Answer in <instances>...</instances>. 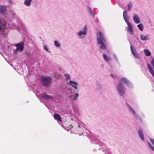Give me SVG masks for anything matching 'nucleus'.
<instances>
[{"label": "nucleus", "instance_id": "nucleus-32", "mask_svg": "<svg viewBox=\"0 0 154 154\" xmlns=\"http://www.w3.org/2000/svg\"><path fill=\"white\" fill-rule=\"evenodd\" d=\"M151 64L154 70V58L152 60L150 61Z\"/></svg>", "mask_w": 154, "mask_h": 154}, {"label": "nucleus", "instance_id": "nucleus-10", "mask_svg": "<svg viewBox=\"0 0 154 154\" xmlns=\"http://www.w3.org/2000/svg\"><path fill=\"white\" fill-rule=\"evenodd\" d=\"M133 19L134 22L136 24L139 23L140 22V19L139 16L135 14L133 17Z\"/></svg>", "mask_w": 154, "mask_h": 154}, {"label": "nucleus", "instance_id": "nucleus-39", "mask_svg": "<svg viewBox=\"0 0 154 154\" xmlns=\"http://www.w3.org/2000/svg\"><path fill=\"white\" fill-rule=\"evenodd\" d=\"M101 66L102 67H103V65H101Z\"/></svg>", "mask_w": 154, "mask_h": 154}, {"label": "nucleus", "instance_id": "nucleus-40", "mask_svg": "<svg viewBox=\"0 0 154 154\" xmlns=\"http://www.w3.org/2000/svg\"><path fill=\"white\" fill-rule=\"evenodd\" d=\"M69 90L70 91V92L71 91V90H70V89H69Z\"/></svg>", "mask_w": 154, "mask_h": 154}, {"label": "nucleus", "instance_id": "nucleus-18", "mask_svg": "<svg viewBox=\"0 0 154 154\" xmlns=\"http://www.w3.org/2000/svg\"><path fill=\"white\" fill-rule=\"evenodd\" d=\"M78 127L82 128L83 130H86L85 125L82 122H80L79 123L78 125Z\"/></svg>", "mask_w": 154, "mask_h": 154}, {"label": "nucleus", "instance_id": "nucleus-23", "mask_svg": "<svg viewBox=\"0 0 154 154\" xmlns=\"http://www.w3.org/2000/svg\"><path fill=\"white\" fill-rule=\"evenodd\" d=\"M87 10L90 14L93 17H94V15L91 10V9L89 7H88Z\"/></svg>", "mask_w": 154, "mask_h": 154}, {"label": "nucleus", "instance_id": "nucleus-2", "mask_svg": "<svg viewBox=\"0 0 154 154\" xmlns=\"http://www.w3.org/2000/svg\"><path fill=\"white\" fill-rule=\"evenodd\" d=\"M90 140L92 142L94 143H100V147L102 150L105 152V154H111L110 151L108 149H107L105 144L103 143H102L100 141V137L98 136H95L94 137L92 138L91 137H90Z\"/></svg>", "mask_w": 154, "mask_h": 154}, {"label": "nucleus", "instance_id": "nucleus-21", "mask_svg": "<svg viewBox=\"0 0 154 154\" xmlns=\"http://www.w3.org/2000/svg\"><path fill=\"white\" fill-rule=\"evenodd\" d=\"M74 94L72 96H71L70 97H71V99L72 100H76L79 97V94L77 93H73Z\"/></svg>", "mask_w": 154, "mask_h": 154}, {"label": "nucleus", "instance_id": "nucleus-14", "mask_svg": "<svg viewBox=\"0 0 154 154\" xmlns=\"http://www.w3.org/2000/svg\"><path fill=\"white\" fill-rule=\"evenodd\" d=\"M42 98H45L47 100H51L53 99V97L50 96L45 93L43 94L42 95Z\"/></svg>", "mask_w": 154, "mask_h": 154}, {"label": "nucleus", "instance_id": "nucleus-12", "mask_svg": "<svg viewBox=\"0 0 154 154\" xmlns=\"http://www.w3.org/2000/svg\"><path fill=\"white\" fill-rule=\"evenodd\" d=\"M123 17L124 19L127 24H128V23H130L128 21V20L129 19V17L127 15V11L125 10L123 12Z\"/></svg>", "mask_w": 154, "mask_h": 154}, {"label": "nucleus", "instance_id": "nucleus-6", "mask_svg": "<svg viewBox=\"0 0 154 154\" xmlns=\"http://www.w3.org/2000/svg\"><path fill=\"white\" fill-rule=\"evenodd\" d=\"M121 82L125 84L129 88H132L133 87L132 84L126 78H121L120 80V83H121Z\"/></svg>", "mask_w": 154, "mask_h": 154}, {"label": "nucleus", "instance_id": "nucleus-31", "mask_svg": "<svg viewBox=\"0 0 154 154\" xmlns=\"http://www.w3.org/2000/svg\"><path fill=\"white\" fill-rule=\"evenodd\" d=\"M128 8L129 10H130L131 9L133 6V5L131 2H129L128 5Z\"/></svg>", "mask_w": 154, "mask_h": 154}, {"label": "nucleus", "instance_id": "nucleus-27", "mask_svg": "<svg viewBox=\"0 0 154 154\" xmlns=\"http://www.w3.org/2000/svg\"><path fill=\"white\" fill-rule=\"evenodd\" d=\"M54 44L55 46L57 47H60V43L57 41H54Z\"/></svg>", "mask_w": 154, "mask_h": 154}, {"label": "nucleus", "instance_id": "nucleus-3", "mask_svg": "<svg viewBox=\"0 0 154 154\" xmlns=\"http://www.w3.org/2000/svg\"><path fill=\"white\" fill-rule=\"evenodd\" d=\"M41 81L42 85L45 86H49L51 82V77L48 76L42 77Z\"/></svg>", "mask_w": 154, "mask_h": 154}, {"label": "nucleus", "instance_id": "nucleus-25", "mask_svg": "<svg viewBox=\"0 0 154 154\" xmlns=\"http://www.w3.org/2000/svg\"><path fill=\"white\" fill-rule=\"evenodd\" d=\"M137 26L139 29L141 31H142L143 29V24L140 23L139 24L137 25Z\"/></svg>", "mask_w": 154, "mask_h": 154}, {"label": "nucleus", "instance_id": "nucleus-11", "mask_svg": "<svg viewBox=\"0 0 154 154\" xmlns=\"http://www.w3.org/2000/svg\"><path fill=\"white\" fill-rule=\"evenodd\" d=\"M69 83L75 89L77 90L78 89V87L76 86L78 85V82L73 81H70L69 82Z\"/></svg>", "mask_w": 154, "mask_h": 154}, {"label": "nucleus", "instance_id": "nucleus-33", "mask_svg": "<svg viewBox=\"0 0 154 154\" xmlns=\"http://www.w3.org/2000/svg\"><path fill=\"white\" fill-rule=\"evenodd\" d=\"M113 57L114 58L115 60L116 61H118V59L117 56L115 54H114L113 55Z\"/></svg>", "mask_w": 154, "mask_h": 154}, {"label": "nucleus", "instance_id": "nucleus-24", "mask_svg": "<svg viewBox=\"0 0 154 154\" xmlns=\"http://www.w3.org/2000/svg\"><path fill=\"white\" fill-rule=\"evenodd\" d=\"M144 51L146 56H149L151 55V53L149 50L147 49H144Z\"/></svg>", "mask_w": 154, "mask_h": 154}, {"label": "nucleus", "instance_id": "nucleus-38", "mask_svg": "<svg viewBox=\"0 0 154 154\" xmlns=\"http://www.w3.org/2000/svg\"><path fill=\"white\" fill-rule=\"evenodd\" d=\"M69 129H70V128H69V129H67L66 130H67V131H69Z\"/></svg>", "mask_w": 154, "mask_h": 154}, {"label": "nucleus", "instance_id": "nucleus-4", "mask_svg": "<svg viewBox=\"0 0 154 154\" xmlns=\"http://www.w3.org/2000/svg\"><path fill=\"white\" fill-rule=\"evenodd\" d=\"M16 48L14 50V53L17 54L19 52H21L23 50L24 42H21L17 44H16L15 45Z\"/></svg>", "mask_w": 154, "mask_h": 154}, {"label": "nucleus", "instance_id": "nucleus-34", "mask_svg": "<svg viewBox=\"0 0 154 154\" xmlns=\"http://www.w3.org/2000/svg\"><path fill=\"white\" fill-rule=\"evenodd\" d=\"M10 14H11L12 16H14L15 15V13L14 11H10Z\"/></svg>", "mask_w": 154, "mask_h": 154}, {"label": "nucleus", "instance_id": "nucleus-20", "mask_svg": "<svg viewBox=\"0 0 154 154\" xmlns=\"http://www.w3.org/2000/svg\"><path fill=\"white\" fill-rule=\"evenodd\" d=\"M32 1V0H25L23 2V4L26 6H29L31 5Z\"/></svg>", "mask_w": 154, "mask_h": 154}, {"label": "nucleus", "instance_id": "nucleus-8", "mask_svg": "<svg viewBox=\"0 0 154 154\" xmlns=\"http://www.w3.org/2000/svg\"><path fill=\"white\" fill-rule=\"evenodd\" d=\"M127 25L128 26L125 27L127 31L130 35H132L133 33V26L131 23H128Z\"/></svg>", "mask_w": 154, "mask_h": 154}, {"label": "nucleus", "instance_id": "nucleus-7", "mask_svg": "<svg viewBox=\"0 0 154 154\" xmlns=\"http://www.w3.org/2000/svg\"><path fill=\"white\" fill-rule=\"evenodd\" d=\"M88 32V29L87 26L85 25L83 28V30H81L77 33L80 38H83L86 35Z\"/></svg>", "mask_w": 154, "mask_h": 154}, {"label": "nucleus", "instance_id": "nucleus-30", "mask_svg": "<svg viewBox=\"0 0 154 154\" xmlns=\"http://www.w3.org/2000/svg\"><path fill=\"white\" fill-rule=\"evenodd\" d=\"M43 47L44 50H46V51L48 52H50V51H49V50L47 45H44L43 46Z\"/></svg>", "mask_w": 154, "mask_h": 154}, {"label": "nucleus", "instance_id": "nucleus-37", "mask_svg": "<svg viewBox=\"0 0 154 154\" xmlns=\"http://www.w3.org/2000/svg\"><path fill=\"white\" fill-rule=\"evenodd\" d=\"M8 2L9 3H11V0H8Z\"/></svg>", "mask_w": 154, "mask_h": 154}, {"label": "nucleus", "instance_id": "nucleus-13", "mask_svg": "<svg viewBox=\"0 0 154 154\" xmlns=\"http://www.w3.org/2000/svg\"><path fill=\"white\" fill-rule=\"evenodd\" d=\"M147 67L149 71L154 78V71L152 68L151 65L149 64H148L147 65Z\"/></svg>", "mask_w": 154, "mask_h": 154}, {"label": "nucleus", "instance_id": "nucleus-29", "mask_svg": "<svg viewBox=\"0 0 154 154\" xmlns=\"http://www.w3.org/2000/svg\"><path fill=\"white\" fill-rule=\"evenodd\" d=\"M64 75L66 80H69L70 79V76L69 74H64Z\"/></svg>", "mask_w": 154, "mask_h": 154}, {"label": "nucleus", "instance_id": "nucleus-22", "mask_svg": "<svg viewBox=\"0 0 154 154\" xmlns=\"http://www.w3.org/2000/svg\"><path fill=\"white\" fill-rule=\"evenodd\" d=\"M103 57L104 59L107 62H108L110 60V58L104 54H103Z\"/></svg>", "mask_w": 154, "mask_h": 154}, {"label": "nucleus", "instance_id": "nucleus-36", "mask_svg": "<svg viewBox=\"0 0 154 154\" xmlns=\"http://www.w3.org/2000/svg\"><path fill=\"white\" fill-rule=\"evenodd\" d=\"M110 76L113 78H116V75L112 74H111Z\"/></svg>", "mask_w": 154, "mask_h": 154}, {"label": "nucleus", "instance_id": "nucleus-1", "mask_svg": "<svg viewBox=\"0 0 154 154\" xmlns=\"http://www.w3.org/2000/svg\"><path fill=\"white\" fill-rule=\"evenodd\" d=\"M99 37H97V44L98 45H100L99 47L100 50L104 49L106 48V46L105 44L106 43V41L104 36L103 33L99 31L97 33V35Z\"/></svg>", "mask_w": 154, "mask_h": 154}, {"label": "nucleus", "instance_id": "nucleus-26", "mask_svg": "<svg viewBox=\"0 0 154 154\" xmlns=\"http://www.w3.org/2000/svg\"><path fill=\"white\" fill-rule=\"evenodd\" d=\"M79 131V132H82L81 134H84V135H86L87 134V132H86V133H83L82 132H83V131H84L85 130H83L82 128H78L77 129Z\"/></svg>", "mask_w": 154, "mask_h": 154}, {"label": "nucleus", "instance_id": "nucleus-17", "mask_svg": "<svg viewBox=\"0 0 154 154\" xmlns=\"http://www.w3.org/2000/svg\"><path fill=\"white\" fill-rule=\"evenodd\" d=\"M54 118L55 119L58 121V123L60 124L61 122V118L60 115L57 114H55L54 116Z\"/></svg>", "mask_w": 154, "mask_h": 154}, {"label": "nucleus", "instance_id": "nucleus-15", "mask_svg": "<svg viewBox=\"0 0 154 154\" xmlns=\"http://www.w3.org/2000/svg\"><path fill=\"white\" fill-rule=\"evenodd\" d=\"M140 38L142 41L148 40L149 39L148 35H145L143 34H141L140 35Z\"/></svg>", "mask_w": 154, "mask_h": 154}, {"label": "nucleus", "instance_id": "nucleus-28", "mask_svg": "<svg viewBox=\"0 0 154 154\" xmlns=\"http://www.w3.org/2000/svg\"><path fill=\"white\" fill-rule=\"evenodd\" d=\"M147 143L150 149L154 152V147L152 146L149 142L147 141Z\"/></svg>", "mask_w": 154, "mask_h": 154}, {"label": "nucleus", "instance_id": "nucleus-5", "mask_svg": "<svg viewBox=\"0 0 154 154\" xmlns=\"http://www.w3.org/2000/svg\"><path fill=\"white\" fill-rule=\"evenodd\" d=\"M116 89L120 96H123L124 95L125 88L122 83H119L117 85Z\"/></svg>", "mask_w": 154, "mask_h": 154}, {"label": "nucleus", "instance_id": "nucleus-16", "mask_svg": "<svg viewBox=\"0 0 154 154\" xmlns=\"http://www.w3.org/2000/svg\"><path fill=\"white\" fill-rule=\"evenodd\" d=\"M138 134L139 137L141 139V140L143 141H144V139L142 131L141 130H138Z\"/></svg>", "mask_w": 154, "mask_h": 154}, {"label": "nucleus", "instance_id": "nucleus-19", "mask_svg": "<svg viewBox=\"0 0 154 154\" xmlns=\"http://www.w3.org/2000/svg\"><path fill=\"white\" fill-rule=\"evenodd\" d=\"M126 105L128 107V109L130 110L131 112L133 115H134L135 114V112L131 106L129 104L126 103Z\"/></svg>", "mask_w": 154, "mask_h": 154}, {"label": "nucleus", "instance_id": "nucleus-35", "mask_svg": "<svg viewBox=\"0 0 154 154\" xmlns=\"http://www.w3.org/2000/svg\"><path fill=\"white\" fill-rule=\"evenodd\" d=\"M150 141L152 143L154 146V140L152 138H150L149 139Z\"/></svg>", "mask_w": 154, "mask_h": 154}, {"label": "nucleus", "instance_id": "nucleus-9", "mask_svg": "<svg viewBox=\"0 0 154 154\" xmlns=\"http://www.w3.org/2000/svg\"><path fill=\"white\" fill-rule=\"evenodd\" d=\"M130 49L133 55L137 58H140V55L137 53L135 48L133 47L132 45H131Z\"/></svg>", "mask_w": 154, "mask_h": 154}]
</instances>
